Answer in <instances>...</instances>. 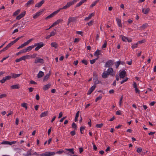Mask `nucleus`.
I'll return each instance as SVG.
<instances>
[{
    "label": "nucleus",
    "instance_id": "nucleus-12",
    "mask_svg": "<svg viewBox=\"0 0 156 156\" xmlns=\"http://www.w3.org/2000/svg\"><path fill=\"white\" fill-rule=\"evenodd\" d=\"M126 74V72L125 70H122L120 73L119 76L121 78H123L125 77Z\"/></svg>",
    "mask_w": 156,
    "mask_h": 156
},
{
    "label": "nucleus",
    "instance_id": "nucleus-42",
    "mask_svg": "<svg viewBox=\"0 0 156 156\" xmlns=\"http://www.w3.org/2000/svg\"><path fill=\"white\" fill-rule=\"evenodd\" d=\"M148 26V24L147 23H145L143 25L141 26V28L143 29H144L146 28Z\"/></svg>",
    "mask_w": 156,
    "mask_h": 156
},
{
    "label": "nucleus",
    "instance_id": "nucleus-34",
    "mask_svg": "<svg viewBox=\"0 0 156 156\" xmlns=\"http://www.w3.org/2000/svg\"><path fill=\"white\" fill-rule=\"evenodd\" d=\"M66 150L68 151L70 154H74V149L73 148L67 149Z\"/></svg>",
    "mask_w": 156,
    "mask_h": 156
},
{
    "label": "nucleus",
    "instance_id": "nucleus-62",
    "mask_svg": "<svg viewBox=\"0 0 156 156\" xmlns=\"http://www.w3.org/2000/svg\"><path fill=\"white\" fill-rule=\"evenodd\" d=\"M56 34V32H55L54 31H52L50 33V35L52 37V36H54Z\"/></svg>",
    "mask_w": 156,
    "mask_h": 156
},
{
    "label": "nucleus",
    "instance_id": "nucleus-4",
    "mask_svg": "<svg viewBox=\"0 0 156 156\" xmlns=\"http://www.w3.org/2000/svg\"><path fill=\"white\" fill-rule=\"evenodd\" d=\"M76 18H75L74 17H69L68 19V23L67 24V26H69V24L70 23H76Z\"/></svg>",
    "mask_w": 156,
    "mask_h": 156
},
{
    "label": "nucleus",
    "instance_id": "nucleus-36",
    "mask_svg": "<svg viewBox=\"0 0 156 156\" xmlns=\"http://www.w3.org/2000/svg\"><path fill=\"white\" fill-rule=\"evenodd\" d=\"M20 9H18L17 11L15 12L13 15V16H16L20 12Z\"/></svg>",
    "mask_w": 156,
    "mask_h": 156
},
{
    "label": "nucleus",
    "instance_id": "nucleus-58",
    "mask_svg": "<svg viewBox=\"0 0 156 156\" xmlns=\"http://www.w3.org/2000/svg\"><path fill=\"white\" fill-rule=\"evenodd\" d=\"M142 150L141 148H137V152L138 153H140L142 151Z\"/></svg>",
    "mask_w": 156,
    "mask_h": 156
},
{
    "label": "nucleus",
    "instance_id": "nucleus-11",
    "mask_svg": "<svg viewBox=\"0 0 156 156\" xmlns=\"http://www.w3.org/2000/svg\"><path fill=\"white\" fill-rule=\"evenodd\" d=\"M43 10H42L41 11H40L37 12L33 16V18L34 19H36L39 16L41 15L43 13Z\"/></svg>",
    "mask_w": 156,
    "mask_h": 156
},
{
    "label": "nucleus",
    "instance_id": "nucleus-19",
    "mask_svg": "<svg viewBox=\"0 0 156 156\" xmlns=\"http://www.w3.org/2000/svg\"><path fill=\"white\" fill-rule=\"evenodd\" d=\"M14 43H15L13 41L11 42L10 43H9L4 48H5V49L6 50H7L8 49V48H10L11 47V46L13 45Z\"/></svg>",
    "mask_w": 156,
    "mask_h": 156
},
{
    "label": "nucleus",
    "instance_id": "nucleus-41",
    "mask_svg": "<svg viewBox=\"0 0 156 156\" xmlns=\"http://www.w3.org/2000/svg\"><path fill=\"white\" fill-rule=\"evenodd\" d=\"M138 44V43H137L136 44H133L132 46V48L133 49L136 48L137 47Z\"/></svg>",
    "mask_w": 156,
    "mask_h": 156
},
{
    "label": "nucleus",
    "instance_id": "nucleus-2",
    "mask_svg": "<svg viewBox=\"0 0 156 156\" xmlns=\"http://www.w3.org/2000/svg\"><path fill=\"white\" fill-rule=\"evenodd\" d=\"M34 47H36L35 48V51H37L40 48L44 46V44L42 42H41L39 43H35L34 45Z\"/></svg>",
    "mask_w": 156,
    "mask_h": 156
},
{
    "label": "nucleus",
    "instance_id": "nucleus-40",
    "mask_svg": "<svg viewBox=\"0 0 156 156\" xmlns=\"http://www.w3.org/2000/svg\"><path fill=\"white\" fill-rule=\"evenodd\" d=\"M103 125V124L102 123L101 124H97L95 126L98 128H101Z\"/></svg>",
    "mask_w": 156,
    "mask_h": 156
},
{
    "label": "nucleus",
    "instance_id": "nucleus-57",
    "mask_svg": "<svg viewBox=\"0 0 156 156\" xmlns=\"http://www.w3.org/2000/svg\"><path fill=\"white\" fill-rule=\"evenodd\" d=\"M8 141H3L1 143V144H8Z\"/></svg>",
    "mask_w": 156,
    "mask_h": 156
},
{
    "label": "nucleus",
    "instance_id": "nucleus-28",
    "mask_svg": "<svg viewBox=\"0 0 156 156\" xmlns=\"http://www.w3.org/2000/svg\"><path fill=\"white\" fill-rule=\"evenodd\" d=\"M108 75L107 71H105L102 74V77L104 78H106L107 77V75Z\"/></svg>",
    "mask_w": 156,
    "mask_h": 156
},
{
    "label": "nucleus",
    "instance_id": "nucleus-27",
    "mask_svg": "<svg viewBox=\"0 0 156 156\" xmlns=\"http://www.w3.org/2000/svg\"><path fill=\"white\" fill-rule=\"evenodd\" d=\"M101 51L100 50L97 49L94 53V55L96 56H98L100 55Z\"/></svg>",
    "mask_w": 156,
    "mask_h": 156
},
{
    "label": "nucleus",
    "instance_id": "nucleus-60",
    "mask_svg": "<svg viewBox=\"0 0 156 156\" xmlns=\"http://www.w3.org/2000/svg\"><path fill=\"white\" fill-rule=\"evenodd\" d=\"M5 77L6 79V80H10L11 78L12 77L11 76H5Z\"/></svg>",
    "mask_w": 156,
    "mask_h": 156
},
{
    "label": "nucleus",
    "instance_id": "nucleus-25",
    "mask_svg": "<svg viewBox=\"0 0 156 156\" xmlns=\"http://www.w3.org/2000/svg\"><path fill=\"white\" fill-rule=\"evenodd\" d=\"M87 0H82L80 1L79 3L76 5V7H78L82 5L83 3L86 2Z\"/></svg>",
    "mask_w": 156,
    "mask_h": 156
},
{
    "label": "nucleus",
    "instance_id": "nucleus-56",
    "mask_svg": "<svg viewBox=\"0 0 156 156\" xmlns=\"http://www.w3.org/2000/svg\"><path fill=\"white\" fill-rule=\"evenodd\" d=\"M121 112V111L120 110L117 111L116 113V115H121L122 113Z\"/></svg>",
    "mask_w": 156,
    "mask_h": 156
},
{
    "label": "nucleus",
    "instance_id": "nucleus-61",
    "mask_svg": "<svg viewBox=\"0 0 156 156\" xmlns=\"http://www.w3.org/2000/svg\"><path fill=\"white\" fill-rule=\"evenodd\" d=\"M19 119L18 118H16V119L15 123L16 125H17L19 124Z\"/></svg>",
    "mask_w": 156,
    "mask_h": 156
},
{
    "label": "nucleus",
    "instance_id": "nucleus-33",
    "mask_svg": "<svg viewBox=\"0 0 156 156\" xmlns=\"http://www.w3.org/2000/svg\"><path fill=\"white\" fill-rule=\"evenodd\" d=\"M51 46L52 47L56 48L58 46V45L56 42H52L51 44Z\"/></svg>",
    "mask_w": 156,
    "mask_h": 156
},
{
    "label": "nucleus",
    "instance_id": "nucleus-20",
    "mask_svg": "<svg viewBox=\"0 0 156 156\" xmlns=\"http://www.w3.org/2000/svg\"><path fill=\"white\" fill-rule=\"evenodd\" d=\"M94 13H92L90 14L89 15L88 17H87L85 18L84 20L85 21L88 20H89L92 17V16H94Z\"/></svg>",
    "mask_w": 156,
    "mask_h": 156
},
{
    "label": "nucleus",
    "instance_id": "nucleus-5",
    "mask_svg": "<svg viewBox=\"0 0 156 156\" xmlns=\"http://www.w3.org/2000/svg\"><path fill=\"white\" fill-rule=\"evenodd\" d=\"M120 37H121L122 40L123 41L125 42L127 41L128 42H131L132 41L131 38H129L128 37L122 35H120Z\"/></svg>",
    "mask_w": 156,
    "mask_h": 156
},
{
    "label": "nucleus",
    "instance_id": "nucleus-16",
    "mask_svg": "<svg viewBox=\"0 0 156 156\" xmlns=\"http://www.w3.org/2000/svg\"><path fill=\"white\" fill-rule=\"evenodd\" d=\"M10 88L11 89H19L20 88V87L19 84H17L16 85H13L10 86Z\"/></svg>",
    "mask_w": 156,
    "mask_h": 156
},
{
    "label": "nucleus",
    "instance_id": "nucleus-54",
    "mask_svg": "<svg viewBox=\"0 0 156 156\" xmlns=\"http://www.w3.org/2000/svg\"><path fill=\"white\" fill-rule=\"evenodd\" d=\"M23 36H21V37H17L16 39L13 41L15 43H16L18 40H19L20 38L22 37Z\"/></svg>",
    "mask_w": 156,
    "mask_h": 156
},
{
    "label": "nucleus",
    "instance_id": "nucleus-35",
    "mask_svg": "<svg viewBox=\"0 0 156 156\" xmlns=\"http://www.w3.org/2000/svg\"><path fill=\"white\" fill-rule=\"evenodd\" d=\"M99 1V0H97L95 1L90 6V8H92Z\"/></svg>",
    "mask_w": 156,
    "mask_h": 156
},
{
    "label": "nucleus",
    "instance_id": "nucleus-39",
    "mask_svg": "<svg viewBox=\"0 0 156 156\" xmlns=\"http://www.w3.org/2000/svg\"><path fill=\"white\" fill-rule=\"evenodd\" d=\"M53 16H54L53 15V14L52 13L51 14L47 16L46 17L45 19L46 20H47Z\"/></svg>",
    "mask_w": 156,
    "mask_h": 156
},
{
    "label": "nucleus",
    "instance_id": "nucleus-31",
    "mask_svg": "<svg viewBox=\"0 0 156 156\" xmlns=\"http://www.w3.org/2000/svg\"><path fill=\"white\" fill-rule=\"evenodd\" d=\"M21 105L23 107L25 108L26 110H27V103L24 102L22 103Z\"/></svg>",
    "mask_w": 156,
    "mask_h": 156
},
{
    "label": "nucleus",
    "instance_id": "nucleus-37",
    "mask_svg": "<svg viewBox=\"0 0 156 156\" xmlns=\"http://www.w3.org/2000/svg\"><path fill=\"white\" fill-rule=\"evenodd\" d=\"M120 61H119L115 63L116 68H117L119 66V65L120 64Z\"/></svg>",
    "mask_w": 156,
    "mask_h": 156
},
{
    "label": "nucleus",
    "instance_id": "nucleus-45",
    "mask_svg": "<svg viewBox=\"0 0 156 156\" xmlns=\"http://www.w3.org/2000/svg\"><path fill=\"white\" fill-rule=\"evenodd\" d=\"M96 85H94L93 86H92L89 89L91 91H92V92L95 89V88L96 87Z\"/></svg>",
    "mask_w": 156,
    "mask_h": 156
},
{
    "label": "nucleus",
    "instance_id": "nucleus-6",
    "mask_svg": "<svg viewBox=\"0 0 156 156\" xmlns=\"http://www.w3.org/2000/svg\"><path fill=\"white\" fill-rule=\"evenodd\" d=\"M73 5V2L71 1L68 2L66 5L64 6L62 8H60V9H66Z\"/></svg>",
    "mask_w": 156,
    "mask_h": 156
},
{
    "label": "nucleus",
    "instance_id": "nucleus-3",
    "mask_svg": "<svg viewBox=\"0 0 156 156\" xmlns=\"http://www.w3.org/2000/svg\"><path fill=\"white\" fill-rule=\"evenodd\" d=\"M113 64V61L111 60H109L106 62L105 67L106 68H109L112 66Z\"/></svg>",
    "mask_w": 156,
    "mask_h": 156
},
{
    "label": "nucleus",
    "instance_id": "nucleus-29",
    "mask_svg": "<svg viewBox=\"0 0 156 156\" xmlns=\"http://www.w3.org/2000/svg\"><path fill=\"white\" fill-rule=\"evenodd\" d=\"M48 114V111H45L44 112H42L41 114L40 115V116L41 117H44L46 116Z\"/></svg>",
    "mask_w": 156,
    "mask_h": 156
},
{
    "label": "nucleus",
    "instance_id": "nucleus-44",
    "mask_svg": "<svg viewBox=\"0 0 156 156\" xmlns=\"http://www.w3.org/2000/svg\"><path fill=\"white\" fill-rule=\"evenodd\" d=\"M85 65H87L88 64V62L87 61L85 60V59H83L81 61Z\"/></svg>",
    "mask_w": 156,
    "mask_h": 156
},
{
    "label": "nucleus",
    "instance_id": "nucleus-10",
    "mask_svg": "<svg viewBox=\"0 0 156 156\" xmlns=\"http://www.w3.org/2000/svg\"><path fill=\"white\" fill-rule=\"evenodd\" d=\"M26 14V12L25 11L23 12L19 16H17L16 18V19L17 20H19L21 18L24 16Z\"/></svg>",
    "mask_w": 156,
    "mask_h": 156
},
{
    "label": "nucleus",
    "instance_id": "nucleus-1",
    "mask_svg": "<svg viewBox=\"0 0 156 156\" xmlns=\"http://www.w3.org/2000/svg\"><path fill=\"white\" fill-rule=\"evenodd\" d=\"M64 152L62 150H61L56 153L54 152H46L44 153L41 154V156H52L56 154H61Z\"/></svg>",
    "mask_w": 156,
    "mask_h": 156
},
{
    "label": "nucleus",
    "instance_id": "nucleus-7",
    "mask_svg": "<svg viewBox=\"0 0 156 156\" xmlns=\"http://www.w3.org/2000/svg\"><path fill=\"white\" fill-rule=\"evenodd\" d=\"M95 85L99 83L102 84V82L101 81H99L98 79V76H96L93 79Z\"/></svg>",
    "mask_w": 156,
    "mask_h": 156
},
{
    "label": "nucleus",
    "instance_id": "nucleus-64",
    "mask_svg": "<svg viewBox=\"0 0 156 156\" xmlns=\"http://www.w3.org/2000/svg\"><path fill=\"white\" fill-rule=\"evenodd\" d=\"M135 90L136 93L139 94L140 92V91L137 88L135 89Z\"/></svg>",
    "mask_w": 156,
    "mask_h": 156
},
{
    "label": "nucleus",
    "instance_id": "nucleus-55",
    "mask_svg": "<svg viewBox=\"0 0 156 156\" xmlns=\"http://www.w3.org/2000/svg\"><path fill=\"white\" fill-rule=\"evenodd\" d=\"M76 34H80L82 36H83V32L81 31H77Z\"/></svg>",
    "mask_w": 156,
    "mask_h": 156
},
{
    "label": "nucleus",
    "instance_id": "nucleus-32",
    "mask_svg": "<svg viewBox=\"0 0 156 156\" xmlns=\"http://www.w3.org/2000/svg\"><path fill=\"white\" fill-rule=\"evenodd\" d=\"M72 127L74 129L76 130L77 126L75 122H73L72 125Z\"/></svg>",
    "mask_w": 156,
    "mask_h": 156
},
{
    "label": "nucleus",
    "instance_id": "nucleus-17",
    "mask_svg": "<svg viewBox=\"0 0 156 156\" xmlns=\"http://www.w3.org/2000/svg\"><path fill=\"white\" fill-rule=\"evenodd\" d=\"M44 0H42L39 3H37L35 5V7H40L44 3Z\"/></svg>",
    "mask_w": 156,
    "mask_h": 156
},
{
    "label": "nucleus",
    "instance_id": "nucleus-18",
    "mask_svg": "<svg viewBox=\"0 0 156 156\" xmlns=\"http://www.w3.org/2000/svg\"><path fill=\"white\" fill-rule=\"evenodd\" d=\"M113 69L112 68L109 67L108 68V69L107 70V72L108 74L112 76H113V74H112V73L113 72Z\"/></svg>",
    "mask_w": 156,
    "mask_h": 156
},
{
    "label": "nucleus",
    "instance_id": "nucleus-53",
    "mask_svg": "<svg viewBox=\"0 0 156 156\" xmlns=\"http://www.w3.org/2000/svg\"><path fill=\"white\" fill-rule=\"evenodd\" d=\"M70 134L72 136H73L76 134V132L75 130L72 131L70 132Z\"/></svg>",
    "mask_w": 156,
    "mask_h": 156
},
{
    "label": "nucleus",
    "instance_id": "nucleus-51",
    "mask_svg": "<svg viewBox=\"0 0 156 156\" xmlns=\"http://www.w3.org/2000/svg\"><path fill=\"white\" fill-rule=\"evenodd\" d=\"M6 96V94H2L0 95V99L5 97Z\"/></svg>",
    "mask_w": 156,
    "mask_h": 156
},
{
    "label": "nucleus",
    "instance_id": "nucleus-22",
    "mask_svg": "<svg viewBox=\"0 0 156 156\" xmlns=\"http://www.w3.org/2000/svg\"><path fill=\"white\" fill-rule=\"evenodd\" d=\"M21 74H15L14 73H12V77L13 78H16L20 76Z\"/></svg>",
    "mask_w": 156,
    "mask_h": 156
},
{
    "label": "nucleus",
    "instance_id": "nucleus-47",
    "mask_svg": "<svg viewBox=\"0 0 156 156\" xmlns=\"http://www.w3.org/2000/svg\"><path fill=\"white\" fill-rule=\"evenodd\" d=\"M102 96H99L97 97L95 100V101L97 102L98 101L101 100L102 98Z\"/></svg>",
    "mask_w": 156,
    "mask_h": 156
},
{
    "label": "nucleus",
    "instance_id": "nucleus-59",
    "mask_svg": "<svg viewBox=\"0 0 156 156\" xmlns=\"http://www.w3.org/2000/svg\"><path fill=\"white\" fill-rule=\"evenodd\" d=\"M9 57V56H8L6 57H5L3 58V59L1 61V62H2L4 60L6 59L7 58H8Z\"/></svg>",
    "mask_w": 156,
    "mask_h": 156
},
{
    "label": "nucleus",
    "instance_id": "nucleus-26",
    "mask_svg": "<svg viewBox=\"0 0 156 156\" xmlns=\"http://www.w3.org/2000/svg\"><path fill=\"white\" fill-rule=\"evenodd\" d=\"M44 75V73L42 71H40L37 74V77L38 78L42 77Z\"/></svg>",
    "mask_w": 156,
    "mask_h": 156
},
{
    "label": "nucleus",
    "instance_id": "nucleus-21",
    "mask_svg": "<svg viewBox=\"0 0 156 156\" xmlns=\"http://www.w3.org/2000/svg\"><path fill=\"white\" fill-rule=\"evenodd\" d=\"M34 48V45H33L27 47L25 48V49L27 52H28L30 51Z\"/></svg>",
    "mask_w": 156,
    "mask_h": 156
},
{
    "label": "nucleus",
    "instance_id": "nucleus-38",
    "mask_svg": "<svg viewBox=\"0 0 156 156\" xmlns=\"http://www.w3.org/2000/svg\"><path fill=\"white\" fill-rule=\"evenodd\" d=\"M85 129V128L84 126H81L80 128V133L81 134L83 133V131Z\"/></svg>",
    "mask_w": 156,
    "mask_h": 156
},
{
    "label": "nucleus",
    "instance_id": "nucleus-49",
    "mask_svg": "<svg viewBox=\"0 0 156 156\" xmlns=\"http://www.w3.org/2000/svg\"><path fill=\"white\" fill-rule=\"evenodd\" d=\"M107 46V41H105L104 44L102 45V48H105Z\"/></svg>",
    "mask_w": 156,
    "mask_h": 156
},
{
    "label": "nucleus",
    "instance_id": "nucleus-13",
    "mask_svg": "<svg viewBox=\"0 0 156 156\" xmlns=\"http://www.w3.org/2000/svg\"><path fill=\"white\" fill-rule=\"evenodd\" d=\"M34 0H29L25 5V7H28L30 5H32L34 3Z\"/></svg>",
    "mask_w": 156,
    "mask_h": 156
},
{
    "label": "nucleus",
    "instance_id": "nucleus-9",
    "mask_svg": "<svg viewBox=\"0 0 156 156\" xmlns=\"http://www.w3.org/2000/svg\"><path fill=\"white\" fill-rule=\"evenodd\" d=\"M28 56V55L23 56L19 58L16 59L15 61L16 62H19L22 60H25L27 58V57Z\"/></svg>",
    "mask_w": 156,
    "mask_h": 156
},
{
    "label": "nucleus",
    "instance_id": "nucleus-24",
    "mask_svg": "<svg viewBox=\"0 0 156 156\" xmlns=\"http://www.w3.org/2000/svg\"><path fill=\"white\" fill-rule=\"evenodd\" d=\"M116 21L117 23L118 26L120 27H122V24L120 19L119 18H117L116 19Z\"/></svg>",
    "mask_w": 156,
    "mask_h": 156
},
{
    "label": "nucleus",
    "instance_id": "nucleus-63",
    "mask_svg": "<svg viewBox=\"0 0 156 156\" xmlns=\"http://www.w3.org/2000/svg\"><path fill=\"white\" fill-rule=\"evenodd\" d=\"M93 20H91L87 24L89 26H91L93 24Z\"/></svg>",
    "mask_w": 156,
    "mask_h": 156
},
{
    "label": "nucleus",
    "instance_id": "nucleus-8",
    "mask_svg": "<svg viewBox=\"0 0 156 156\" xmlns=\"http://www.w3.org/2000/svg\"><path fill=\"white\" fill-rule=\"evenodd\" d=\"M34 63L36 64L38 63H40L42 64L44 63V60L43 59L41 58L38 57H37L34 61Z\"/></svg>",
    "mask_w": 156,
    "mask_h": 156
},
{
    "label": "nucleus",
    "instance_id": "nucleus-46",
    "mask_svg": "<svg viewBox=\"0 0 156 156\" xmlns=\"http://www.w3.org/2000/svg\"><path fill=\"white\" fill-rule=\"evenodd\" d=\"M128 80V78L127 77H126L124 79L122 80V81L121 82V84H122L124 82L127 81Z\"/></svg>",
    "mask_w": 156,
    "mask_h": 156
},
{
    "label": "nucleus",
    "instance_id": "nucleus-14",
    "mask_svg": "<svg viewBox=\"0 0 156 156\" xmlns=\"http://www.w3.org/2000/svg\"><path fill=\"white\" fill-rule=\"evenodd\" d=\"M32 152V149H30L27 152V153L26 154H23V155L24 156H29L33 155V154L31 153Z\"/></svg>",
    "mask_w": 156,
    "mask_h": 156
},
{
    "label": "nucleus",
    "instance_id": "nucleus-50",
    "mask_svg": "<svg viewBox=\"0 0 156 156\" xmlns=\"http://www.w3.org/2000/svg\"><path fill=\"white\" fill-rule=\"evenodd\" d=\"M60 9H60L59 10L56 11L54 12H53L52 13L53 14L54 16L59 12V11H60Z\"/></svg>",
    "mask_w": 156,
    "mask_h": 156
},
{
    "label": "nucleus",
    "instance_id": "nucleus-23",
    "mask_svg": "<svg viewBox=\"0 0 156 156\" xmlns=\"http://www.w3.org/2000/svg\"><path fill=\"white\" fill-rule=\"evenodd\" d=\"M51 86V84H46L44 85L43 88V90L44 91L48 90L50 88Z\"/></svg>",
    "mask_w": 156,
    "mask_h": 156
},
{
    "label": "nucleus",
    "instance_id": "nucleus-48",
    "mask_svg": "<svg viewBox=\"0 0 156 156\" xmlns=\"http://www.w3.org/2000/svg\"><path fill=\"white\" fill-rule=\"evenodd\" d=\"M123 98V96L122 95L120 99V101H119V105L120 106H121V104L122 102V100Z\"/></svg>",
    "mask_w": 156,
    "mask_h": 156
},
{
    "label": "nucleus",
    "instance_id": "nucleus-15",
    "mask_svg": "<svg viewBox=\"0 0 156 156\" xmlns=\"http://www.w3.org/2000/svg\"><path fill=\"white\" fill-rule=\"evenodd\" d=\"M50 73L49 72V73L46 74L45 76H44L43 79V81H46L48 79L50 75Z\"/></svg>",
    "mask_w": 156,
    "mask_h": 156
},
{
    "label": "nucleus",
    "instance_id": "nucleus-52",
    "mask_svg": "<svg viewBox=\"0 0 156 156\" xmlns=\"http://www.w3.org/2000/svg\"><path fill=\"white\" fill-rule=\"evenodd\" d=\"M6 80L5 77H3L2 80H0V82L2 83H4Z\"/></svg>",
    "mask_w": 156,
    "mask_h": 156
},
{
    "label": "nucleus",
    "instance_id": "nucleus-43",
    "mask_svg": "<svg viewBox=\"0 0 156 156\" xmlns=\"http://www.w3.org/2000/svg\"><path fill=\"white\" fill-rule=\"evenodd\" d=\"M150 9L149 8H147V9H146L144 12V14H148V12L150 11Z\"/></svg>",
    "mask_w": 156,
    "mask_h": 156
},
{
    "label": "nucleus",
    "instance_id": "nucleus-30",
    "mask_svg": "<svg viewBox=\"0 0 156 156\" xmlns=\"http://www.w3.org/2000/svg\"><path fill=\"white\" fill-rule=\"evenodd\" d=\"M63 20L62 19H59L56 20L55 22L54 23V24L55 25L58 24L59 23L62 22Z\"/></svg>",
    "mask_w": 156,
    "mask_h": 156
}]
</instances>
